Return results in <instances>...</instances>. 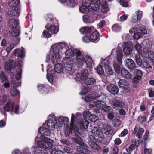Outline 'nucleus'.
I'll return each instance as SVG.
<instances>
[{
    "instance_id": "obj_13",
    "label": "nucleus",
    "mask_w": 154,
    "mask_h": 154,
    "mask_svg": "<svg viewBox=\"0 0 154 154\" xmlns=\"http://www.w3.org/2000/svg\"><path fill=\"white\" fill-rule=\"evenodd\" d=\"M106 89L109 92L113 95L117 94L119 91L118 87L113 84L108 85L106 87Z\"/></svg>"
},
{
    "instance_id": "obj_29",
    "label": "nucleus",
    "mask_w": 154,
    "mask_h": 154,
    "mask_svg": "<svg viewBox=\"0 0 154 154\" xmlns=\"http://www.w3.org/2000/svg\"><path fill=\"white\" fill-rule=\"evenodd\" d=\"M54 70L55 72L60 74L63 72L64 67L60 63L56 64L55 65Z\"/></svg>"
},
{
    "instance_id": "obj_50",
    "label": "nucleus",
    "mask_w": 154,
    "mask_h": 154,
    "mask_svg": "<svg viewBox=\"0 0 154 154\" xmlns=\"http://www.w3.org/2000/svg\"><path fill=\"white\" fill-rule=\"evenodd\" d=\"M45 17L46 20L47 21L50 22V23H52V22H54V19L53 17L52 14H48L46 17Z\"/></svg>"
},
{
    "instance_id": "obj_43",
    "label": "nucleus",
    "mask_w": 154,
    "mask_h": 154,
    "mask_svg": "<svg viewBox=\"0 0 154 154\" xmlns=\"http://www.w3.org/2000/svg\"><path fill=\"white\" fill-rule=\"evenodd\" d=\"M95 103L97 104V106L100 108V109L103 110L105 106L106 105L105 103L101 100H97L96 101Z\"/></svg>"
},
{
    "instance_id": "obj_14",
    "label": "nucleus",
    "mask_w": 154,
    "mask_h": 154,
    "mask_svg": "<svg viewBox=\"0 0 154 154\" xmlns=\"http://www.w3.org/2000/svg\"><path fill=\"white\" fill-rule=\"evenodd\" d=\"M125 65L130 70V71L133 72V71L136 67L135 63L131 59H127L125 61Z\"/></svg>"
},
{
    "instance_id": "obj_64",
    "label": "nucleus",
    "mask_w": 154,
    "mask_h": 154,
    "mask_svg": "<svg viewBox=\"0 0 154 154\" xmlns=\"http://www.w3.org/2000/svg\"><path fill=\"white\" fill-rule=\"evenodd\" d=\"M82 41L86 43H88L90 41H91L90 36H85L82 38Z\"/></svg>"
},
{
    "instance_id": "obj_25",
    "label": "nucleus",
    "mask_w": 154,
    "mask_h": 154,
    "mask_svg": "<svg viewBox=\"0 0 154 154\" xmlns=\"http://www.w3.org/2000/svg\"><path fill=\"white\" fill-rule=\"evenodd\" d=\"M83 20L84 23H93V15L92 14H86L83 16Z\"/></svg>"
},
{
    "instance_id": "obj_24",
    "label": "nucleus",
    "mask_w": 154,
    "mask_h": 154,
    "mask_svg": "<svg viewBox=\"0 0 154 154\" xmlns=\"http://www.w3.org/2000/svg\"><path fill=\"white\" fill-rule=\"evenodd\" d=\"M89 122L85 119L81 120L79 124V128L80 129H86L88 128Z\"/></svg>"
},
{
    "instance_id": "obj_55",
    "label": "nucleus",
    "mask_w": 154,
    "mask_h": 154,
    "mask_svg": "<svg viewBox=\"0 0 154 154\" xmlns=\"http://www.w3.org/2000/svg\"><path fill=\"white\" fill-rule=\"evenodd\" d=\"M73 131L72 128H69V130H66L65 131V135L66 136H69L71 135H73V134H74V133H73L72 132Z\"/></svg>"
},
{
    "instance_id": "obj_39",
    "label": "nucleus",
    "mask_w": 154,
    "mask_h": 154,
    "mask_svg": "<svg viewBox=\"0 0 154 154\" xmlns=\"http://www.w3.org/2000/svg\"><path fill=\"white\" fill-rule=\"evenodd\" d=\"M90 7L94 10L97 11L100 8V6L98 2H90Z\"/></svg>"
},
{
    "instance_id": "obj_31",
    "label": "nucleus",
    "mask_w": 154,
    "mask_h": 154,
    "mask_svg": "<svg viewBox=\"0 0 154 154\" xmlns=\"http://www.w3.org/2000/svg\"><path fill=\"white\" fill-rule=\"evenodd\" d=\"M122 63H120L116 62H114L113 64V67L115 72L118 74H120L121 70V65Z\"/></svg>"
},
{
    "instance_id": "obj_26",
    "label": "nucleus",
    "mask_w": 154,
    "mask_h": 154,
    "mask_svg": "<svg viewBox=\"0 0 154 154\" xmlns=\"http://www.w3.org/2000/svg\"><path fill=\"white\" fill-rule=\"evenodd\" d=\"M19 24L18 21L14 19L9 20L8 22V25L11 29L16 28Z\"/></svg>"
},
{
    "instance_id": "obj_23",
    "label": "nucleus",
    "mask_w": 154,
    "mask_h": 154,
    "mask_svg": "<svg viewBox=\"0 0 154 154\" xmlns=\"http://www.w3.org/2000/svg\"><path fill=\"white\" fill-rule=\"evenodd\" d=\"M116 53L117 62L120 63H122L123 55L122 49L119 48H117L116 50Z\"/></svg>"
},
{
    "instance_id": "obj_2",
    "label": "nucleus",
    "mask_w": 154,
    "mask_h": 154,
    "mask_svg": "<svg viewBox=\"0 0 154 154\" xmlns=\"http://www.w3.org/2000/svg\"><path fill=\"white\" fill-rule=\"evenodd\" d=\"M66 46V44L64 42H61L58 44H55L52 46V51L53 53L51 54V63L53 64L59 62L60 60V57L59 52L60 49H62Z\"/></svg>"
},
{
    "instance_id": "obj_54",
    "label": "nucleus",
    "mask_w": 154,
    "mask_h": 154,
    "mask_svg": "<svg viewBox=\"0 0 154 154\" xmlns=\"http://www.w3.org/2000/svg\"><path fill=\"white\" fill-rule=\"evenodd\" d=\"M144 68L145 69H152V66L149 64L148 61L143 62L142 64Z\"/></svg>"
},
{
    "instance_id": "obj_33",
    "label": "nucleus",
    "mask_w": 154,
    "mask_h": 154,
    "mask_svg": "<svg viewBox=\"0 0 154 154\" xmlns=\"http://www.w3.org/2000/svg\"><path fill=\"white\" fill-rule=\"evenodd\" d=\"M105 60H104L103 62L104 65V66L105 68V70L106 72L109 75H112L113 73V70L111 67L108 65L106 63H105Z\"/></svg>"
},
{
    "instance_id": "obj_1",
    "label": "nucleus",
    "mask_w": 154,
    "mask_h": 154,
    "mask_svg": "<svg viewBox=\"0 0 154 154\" xmlns=\"http://www.w3.org/2000/svg\"><path fill=\"white\" fill-rule=\"evenodd\" d=\"M56 119L55 117L51 118L48 120L47 123L43 124L42 127H40L38 129V131L42 135L40 138L41 139H44L42 136H49L50 135V131L54 129L55 126L57 125Z\"/></svg>"
},
{
    "instance_id": "obj_45",
    "label": "nucleus",
    "mask_w": 154,
    "mask_h": 154,
    "mask_svg": "<svg viewBox=\"0 0 154 154\" xmlns=\"http://www.w3.org/2000/svg\"><path fill=\"white\" fill-rule=\"evenodd\" d=\"M101 6H102L101 11L103 13L106 14L109 11V8L107 4Z\"/></svg>"
},
{
    "instance_id": "obj_52",
    "label": "nucleus",
    "mask_w": 154,
    "mask_h": 154,
    "mask_svg": "<svg viewBox=\"0 0 154 154\" xmlns=\"http://www.w3.org/2000/svg\"><path fill=\"white\" fill-rule=\"evenodd\" d=\"M90 88L89 87H85L81 91V94L82 95H85L90 91Z\"/></svg>"
},
{
    "instance_id": "obj_27",
    "label": "nucleus",
    "mask_w": 154,
    "mask_h": 154,
    "mask_svg": "<svg viewBox=\"0 0 154 154\" xmlns=\"http://www.w3.org/2000/svg\"><path fill=\"white\" fill-rule=\"evenodd\" d=\"M93 28V26L91 27H84L81 28L79 31L80 32L83 34H86L90 33L92 32V28Z\"/></svg>"
},
{
    "instance_id": "obj_18",
    "label": "nucleus",
    "mask_w": 154,
    "mask_h": 154,
    "mask_svg": "<svg viewBox=\"0 0 154 154\" xmlns=\"http://www.w3.org/2000/svg\"><path fill=\"white\" fill-rule=\"evenodd\" d=\"M90 36L91 42L97 43L100 39L99 33L97 30L94 31Z\"/></svg>"
},
{
    "instance_id": "obj_36",
    "label": "nucleus",
    "mask_w": 154,
    "mask_h": 154,
    "mask_svg": "<svg viewBox=\"0 0 154 154\" xmlns=\"http://www.w3.org/2000/svg\"><path fill=\"white\" fill-rule=\"evenodd\" d=\"M74 121H71L69 128H72V130H73L74 131V135L76 136H77L78 135L80 134V133L79 132V129L78 128H76V130H75V128L74 129H73Z\"/></svg>"
},
{
    "instance_id": "obj_56",
    "label": "nucleus",
    "mask_w": 154,
    "mask_h": 154,
    "mask_svg": "<svg viewBox=\"0 0 154 154\" xmlns=\"http://www.w3.org/2000/svg\"><path fill=\"white\" fill-rule=\"evenodd\" d=\"M137 120L138 121L140 122L141 123H143L146 121V116H140L137 118Z\"/></svg>"
},
{
    "instance_id": "obj_16",
    "label": "nucleus",
    "mask_w": 154,
    "mask_h": 154,
    "mask_svg": "<svg viewBox=\"0 0 154 154\" xmlns=\"http://www.w3.org/2000/svg\"><path fill=\"white\" fill-rule=\"evenodd\" d=\"M4 66L5 68L7 71H9L11 69H14L16 67L15 63H14V61L13 60H10L9 62H5Z\"/></svg>"
},
{
    "instance_id": "obj_7",
    "label": "nucleus",
    "mask_w": 154,
    "mask_h": 154,
    "mask_svg": "<svg viewBox=\"0 0 154 154\" xmlns=\"http://www.w3.org/2000/svg\"><path fill=\"white\" fill-rule=\"evenodd\" d=\"M55 23L52 22V23H48L45 26V27L47 30L49 32L52 33L56 34L59 31V28L57 26H55Z\"/></svg>"
},
{
    "instance_id": "obj_11",
    "label": "nucleus",
    "mask_w": 154,
    "mask_h": 154,
    "mask_svg": "<svg viewBox=\"0 0 154 154\" xmlns=\"http://www.w3.org/2000/svg\"><path fill=\"white\" fill-rule=\"evenodd\" d=\"M98 141L94 136H91L90 137V140L89 141V144L92 148L99 150L101 148L100 146L97 143Z\"/></svg>"
},
{
    "instance_id": "obj_57",
    "label": "nucleus",
    "mask_w": 154,
    "mask_h": 154,
    "mask_svg": "<svg viewBox=\"0 0 154 154\" xmlns=\"http://www.w3.org/2000/svg\"><path fill=\"white\" fill-rule=\"evenodd\" d=\"M15 45V44L14 43L11 44L9 46H8L6 48V51L7 52L8 54L10 52Z\"/></svg>"
},
{
    "instance_id": "obj_53",
    "label": "nucleus",
    "mask_w": 154,
    "mask_h": 154,
    "mask_svg": "<svg viewBox=\"0 0 154 154\" xmlns=\"http://www.w3.org/2000/svg\"><path fill=\"white\" fill-rule=\"evenodd\" d=\"M77 0H69V3L67 4V5L70 7H73L77 4Z\"/></svg>"
},
{
    "instance_id": "obj_41",
    "label": "nucleus",
    "mask_w": 154,
    "mask_h": 154,
    "mask_svg": "<svg viewBox=\"0 0 154 154\" xmlns=\"http://www.w3.org/2000/svg\"><path fill=\"white\" fill-rule=\"evenodd\" d=\"M134 75L137 76H140L142 78L143 75V73L142 71L138 69H135L133 71V72Z\"/></svg>"
},
{
    "instance_id": "obj_35",
    "label": "nucleus",
    "mask_w": 154,
    "mask_h": 154,
    "mask_svg": "<svg viewBox=\"0 0 154 154\" xmlns=\"http://www.w3.org/2000/svg\"><path fill=\"white\" fill-rule=\"evenodd\" d=\"M12 30L9 31V33L11 36L15 37L18 36L20 34V31L16 28L12 29Z\"/></svg>"
},
{
    "instance_id": "obj_6",
    "label": "nucleus",
    "mask_w": 154,
    "mask_h": 154,
    "mask_svg": "<svg viewBox=\"0 0 154 154\" xmlns=\"http://www.w3.org/2000/svg\"><path fill=\"white\" fill-rule=\"evenodd\" d=\"M90 2L89 0L87 2V0H83L82 5L79 8L80 12L84 14L88 13L90 11Z\"/></svg>"
},
{
    "instance_id": "obj_28",
    "label": "nucleus",
    "mask_w": 154,
    "mask_h": 154,
    "mask_svg": "<svg viewBox=\"0 0 154 154\" xmlns=\"http://www.w3.org/2000/svg\"><path fill=\"white\" fill-rule=\"evenodd\" d=\"M92 132L93 134L96 137L99 138H103V132L100 131L97 128H95L92 130Z\"/></svg>"
},
{
    "instance_id": "obj_44",
    "label": "nucleus",
    "mask_w": 154,
    "mask_h": 154,
    "mask_svg": "<svg viewBox=\"0 0 154 154\" xmlns=\"http://www.w3.org/2000/svg\"><path fill=\"white\" fill-rule=\"evenodd\" d=\"M57 121V125L61 126L63 125V116H60L59 117L55 118Z\"/></svg>"
},
{
    "instance_id": "obj_8",
    "label": "nucleus",
    "mask_w": 154,
    "mask_h": 154,
    "mask_svg": "<svg viewBox=\"0 0 154 154\" xmlns=\"http://www.w3.org/2000/svg\"><path fill=\"white\" fill-rule=\"evenodd\" d=\"M37 87L39 92L44 94H48L50 89V87L47 84H39Z\"/></svg>"
},
{
    "instance_id": "obj_22",
    "label": "nucleus",
    "mask_w": 154,
    "mask_h": 154,
    "mask_svg": "<svg viewBox=\"0 0 154 154\" xmlns=\"http://www.w3.org/2000/svg\"><path fill=\"white\" fill-rule=\"evenodd\" d=\"M122 76L127 79H131L132 78V75L131 73L125 68H122L120 71V74Z\"/></svg>"
},
{
    "instance_id": "obj_19",
    "label": "nucleus",
    "mask_w": 154,
    "mask_h": 154,
    "mask_svg": "<svg viewBox=\"0 0 154 154\" xmlns=\"http://www.w3.org/2000/svg\"><path fill=\"white\" fill-rule=\"evenodd\" d=\"M127 43H124V48L123 49V51L126 55H129L131 54L133 49V47L131 45H129Z\"/></svg>"
},
{
    "instance_id": "obj_61",
    "label": "nucleus",
    "mask_w": 154,
    "mask_h": 154,
    "mask_svg": "<svg viewBox=\"0 0 154 154\" xmlns=\"http://www.w3.org/2000/svg\"><path fill=\"white\" fill-rule=\"evenodd\" d=\"M142 34L140 32H137L135 33L133 35V37L135 39H140L141 37Z\"/></svg>"
},
{
    "instance_id": "obj_32",
    "label": "nucleus",
    "mask_w": 154,
    "mask_h": 154,
    "mask_svg": "<svg viewBox=\"0 0 154 154\" xmlns=\"http://www.w3.org/2000/svg\"><path fill=\"white\" fill-rule=\"evenodd\" d=\"M96 95H97V93H94L90 95H87L85 97L86 101L89 102L96 99L98 97L97 96H96Z\"/></svg>"
},
{
    "instance_id": "obj_21",
    "label": "nucleus",
    "mask_w": 154,
    "mask_h": 154,
    "mask_svg": "<svg viewBox=\"0 0 154 154\" xmlns=\"http://www.w3.org/2000/svg\"><path fill=\"white\" fill-rule=\"evenodd\" d=\"M125 105L124 103L116 99L114 100L112 102L113 107L115 109L122 108L125 106Z\"/></svg>"
},
{
    "instance_id": "obj_38",
    "label": "nucleus",
    "mask_w": 154,
    "mask_h": 154,
    "mask_svg": "<svg viewBox=\"0 0 154 154\" xmlns=\"http://www.w3.org/2000/svg\"><path fill=\"white\" fill-rule=\"evenodd\" d=\"M22 71L21 65H20L18 66V69H17V70H16V72H17L15 75V78L17 80H18L21 78V77Z\"/></svg>"
},
{
    "instance_id": "obj_47",
    "label": "nucleus",
    "mask_w": 154,
    "mask_h": 154,
    "mask_svg": "<svg viewBox=\"0 0 154 154\" xmlns=\"http://www.w3.org/2000/svg\"><path fill=\"white\" fill-rule=\"evenodd\" d=\"M112 30L116 32H119L121 29L120 26L118 24H115L113 25L112 27Z\"/></svg>"
},
{
    "instance_id": "obj_20",
    "label": "nucleus",
    "mask_w": 154,
    "mask_h": 154,
    "mask_svg": "<svg viewBox=\"0 0 154 154\" xmlns=\"http://www.w3.org/2000/svg\"><path fill=\"white\" fill-rule=\"evenodd\" d=\"M25 52L23 50L17 48L14 50V55L18 57L23 58L25 57Z\"/></svg>"
},
{
    "instance_id": "obj_58",
    "label": "nucleus",
    "mask_w": 154,
    "mask_h": 154,
    "mask_svg": "<svg viewBox=\"0 0 154 154\" xmlns=\"http://www.w3.org/2000/svg\"><path fill=\"white\" fill-rule=\"evenodd\" d=\"M103 110L104 112H107L108 113L112 112L113 111V110L112 108L109 106L105 105L104 108V109H103Z\"/></svg>"
},
{
    "instance_id": "obj_34",
    "label": "nucleus",
    "mask_w": 154,
    "mask_h": 154,
    "mask_svg": "<svg viewBox=\"0 0 154 154\" xmlns=\"http://www.w3.org/2000/svg\"><path fill=\"white\" fill-rule=\"evenodd\" d=\"M134 143V144H131L128 148L126 149V150L128 154H131L132 151L135 149L136 146H137V141H135Z\"/></svg>"
},
{
    "instance_id": "obj_3",
    "label": "nucleus",
    "mask_w": 154,
    "mask_h": 154,
    "mask_svg": "<svg viewBox=\"0 0 154 154\" xmlns=\"http://www.w3.org/2000/svg\"><path fill=\"white\" fill-rule=\"evenodd\" d=\"M89 73L88 70L83 69L81 73L76 75V78L83 81V84L87 85H92L96 83V80L93 77H88Z\"/></svg>"
},
{
    "instance_id": "obj_5",
    "label": "nucleus",
    "mask_w": 154,
    "mask_h": 154,
    "mask_svg": "<svg viewBox=\"0 0 154 154\" xmlns=\"http://www.w3.org/2000/svg\"><path fill=\"white\" fill-rule=\"evenodd\" d=\"M20 0H12L9 3V6L11 7L10 15L16 17L19 16L20 12Z\"/></svg>"
},
{
    "instance_id": "obj_62",
    "label": "nucleus",
    "mask_w": 154,
    "mask_h": 154,
    "mask_svg": "<svg viewBox=\"0 0 154 154\" xmlns=\"http://www.w3.org/2000/svg\"><path fill=\"white\" fill-rule=\"evenodd\" d=\"M149 131H146L143 136V139L145 141L144 143L145 144L146 143L147 141L149 139Z\"/></svg>"
},
{
    "instance_id": "obj_49",
    "label": "nucleus",
    "mask_w": 154,
    "mask_h": 154,
    "mask_svg": "<svg viewBox=\"0 0 154 154\" xmlns=\"http://www.w3.org/2000/svg\"><path fill=\"white\" fill-rule=\"evenodd\" d=\"M52 36V35L49 32H48L46 30H44L42 33V35L41 36V37L42 38L46 37L47 38H49L51 37Z\"/></svg>"
},
{
    "instance_id": "obj_15",
    "label": "nucleus",
    "mask_w": 154,
    "mask_h": 154,
    "mask_svg": "<svg viewBox=\"0 0 154 154\" xmlns=\"http://www.w3.org/2000/svg\"><path fill=\"white\" fill-rule=\"evenodd\" d=\"M77 50L79 51L76 49L74 50L73 48H69L66 51L65 55L66 58L68 59H70L75 56L76 58V52Z\"/></svg>"
},
{
    "instance_id": "obj_9",
    "label": "nucleus",
    "mask_w": 154,
    "mask_h": 154,
    "mask_svg": "<svg viewBox=\"0 0 154 154\" xmlns=\"http://www.w3.org/2000/svg\"><path fill=\"white\" fill-rule=\"evenodd\" d=\"M47 141L45 140L38 141L37 142L38 145L48 149H50L53 146V144L51 141Z\"/></svg>"
},
{
    "instance_id": "obj_46",
    "label": "nucleus",
    "mask_w": 154,
    "mask_h": 154,
    "mask_svg": "<svg viewBox=\"0 0 154 154\" xmlns=\"http://www.w3.org/2000/svg\"><path fill=\"white\" fill-rule=\"evenodd\" d=\"M96 70L99 75H102L104 73V69L103 67L100 65H99V66H97V68L96 69Z\"/></svg>"
},
{
    "instance_id": "obj_12",
    "label": "nucleus",
    "mask_w": 154,
    "mask_h": 154,
    "mask_svg": "<svg viewBox=\"0 0 154 154\" xmlns=\"http://www.w3.org/2000/svg\"><path fill=\"white\" fill-rule=\"evenodd\" d=\"M118 84L119 87L124 90L129 91L130 90L129 85L127 81L124 79H120L118 82Z\"/></svg>"
},
{
    "instance_id": "obj_59",
    "label": "nucleus",
    "mask_w": 154,
    "mask_h": 154,
    "mask_svg": "<svg viewBox=\"0 0 154 154\" xmlns=\"http://www.w3.org/2000/svg\"><path fill=\"white\" fill-rule=\"evenodd\" d=\"M119 2L120 5L123 7H127L128 5V3L126 0H120Z\"/></svg>"
},
{
    "instance_id": "obj_17",
    "label": "nucleus",
    "mask_w": 154,
    "mask_h": 154,
    "mask_svg": "<svg viewBox=\"0 0 154 154\" xmlns=\"http://www.w3.org/2000/svg\"><path fill=\"white\" fill-rule=\"evenodd\" d=\"M14 108V103L11 100H8L5 105L4 107L5 111L7 112L11 111L12 113Z\"/></svg>"
},
{
    "instance_id": "obj_10",
    "label": "nucleus",
    "mask_w": 154,
    "mask_h": 154,
    "mask_svg": "<svg viewBox=\"0 0 154 154\" xmlns=\"http://www.w3.org/2000/svg\"><path fill=\"white\" fill-rule=\"evenodd\" d=\"M88 149V146L84 143L76 147V149L77 151L84 154H89V153L90 151Z\"/></svg>"
},
{
    "instance_id": "obj_40",
    "label": "nucleus",
    "mask_w": 154,
    "mask_h": 154,
    "mask_svg": "<svg viewBox=\"0 0 154 154\" xmlns=\"http://www.w3.org/2000/svg\"><path fill=\"white\" fill-rule=\"evenodd\" d=\"M135 60L137 65L141 66L143 62H142L141 58L139 54H137L135 55Z\"/></svg>"
},
{
    "instance_id": "obj_37",
    "label": "nucleus",
    "mask_w": 154,
    "mask_h": 154,
    "mask_svg": "<svg viewBox=\"0 0 154 154\" xmlns=\"http://www.w3.org/2000/svg\"><path fill=\"white\" fill-rule=\"evenodd\" d=\"M54 73H49L47 75V78L48 81L51 83H52L54 81Z\"/></svg>"
},
{
    "instance_id": "obj_48",
    "label": "nucleus",
    "mask_w": 154,
    "mask_h": 154,
    "mask_svg": "<svg viewBox=\"0 0 154 154\" xmlns=\"http://www.w3.org/2000/svg\"><path fill=\"white\" fill-rule=\"evenodd\" d=\"M1 80H2L3 82H4L8 81L7 76L3 71H1Z\"/></svg>"
},
{
    "instance_id": "obj_51",
    "label": "nucleus",
    "mask_w": 154,
    "mask_h": 154,
    "mask_svg": "<svg viewBox=\"0 0 154 154\" xmlns=\"http://www.w3.org/2000/svg\"><path fill=\"white\" fill-rule=\"evenodd\" d=\"M144 132V130L141 128H139L138 132L136 134V137L139 138H140L142 137V135Z\"/></svg>"
},
{
    "instance_id": "obj_4",
    "label": "nucleus",
    "mask_w": 154,
    "mask_h": 154,
    "mask_svg": "<svg viewBox=\"0 0 154 154\" xmlns=\"http://www.w3.org/2000/svg\"><path fill=\"white\" fill-rule=\"evenodd\" d=\"M76 53V61L78 64L82 66L85 63L87 66L90 67L91 66L93 60L91 57L87 55L84 58L80 51L77 50Z\"/></svg>"
},
{
    "instance_id": "obj_63",
    "label": "nucleus",
    "mask_w": 154,
    "mask_h": 154,
    "mask_svg": "<svg viewBox=\"0 0 154 154\" xmlns=\"http://www.w3.org/2000/svg\"><path fill=\"white\" fill-rule=\"evenodd\" d=\"M94 111L96 113L100 112V108H99L97 104L95 103V105L93 106Z\"/></svg>"
},
{
    "instance_id": "obj_60",
    "label": "nucleus",
    "mask_w": 154,
    "mask_h": 154,
    "mask_svg": "<svg viewBox=\"0 0 154 154\" xmlns=\"http://www.w3.org/2000/svg\"><path fill=\"white\" fill-rule=\"evenodd\" d=\"M121 123V120L118 119H116L114 120V126L115 127H117L120 125Z\"/></svg>"
},
{
    "instance_id": "obj_30",
    "label": "nucleus",
    "mask_w": 154,
    "mask_h": 154,
    "mask_svg": "<svg viewBox=\"0 0 154 154\" xmlns=\"http://www.w3.org/2000/svg\"><path fill=\"white\" fill-rule=\"evenodd\" d=\"M38 146H34L32 147V151L33 152L34 154H42V147L39 146L38 145Z\"/></svg>"
},
{
    "instance_id": "obj_42",
    "label": "nucleus",
    "mask_w": 154,
    "mask_h": 154,
    "mask_svg": "<svg viewBox=\"0 0 154 154\" xmlns=\"http://www.w3.org/2000/svg\"><path fill=\"white\" fill-rule=\"evenodd\" d=\"M78 136L79 135L77 136L75 138H72V139L74 142L80 145L82 144V143H84V142L82 141L81 137L79 136L78 137Z\"/></svg>"
}]
</instances>
